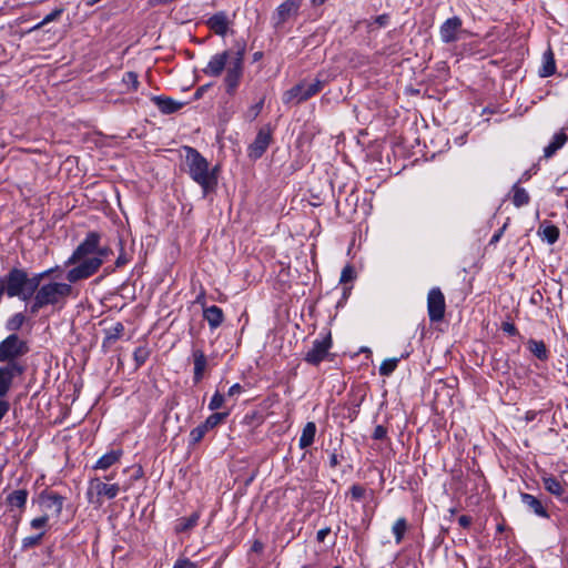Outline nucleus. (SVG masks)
Wrapping results in <instances>:
<instances>
[{
    "label": "nucleus",
    "mask_w": 568,
    "mask_h": 568,
    "mask_svg": "<svg viewBox=\"0 0 568 568\" xmlns=\"http://www.w3.org/2000/svg\"><path fill=\"white\" fill-rule=\"evenodd\" d=\"M100 243V233L91 231L85 235L64 262L65 266H73L67 272V281L77 283L91 277L100 270L104 258L111 253L110 247L101 246Z\"/></svg>",
    "instance_id": "obj_1"
},
{
    "label": "nucleus",
    "mask_w": 568,
    "mask_h": 568,
    "mask_svg": "<svg viewBox=\"0 0 568 568\" xmlns=\"http://www.w3.org/2000/svg\"><path fill=\"white\" fill-rule=\"evenodd\" d=\"M58 268L55 266L29 277L24 270L14 267L0 280V290H3V293L9 297L17 296L28 300L34 293L40 282Z\"/></svg>",
    "instance_id": "obj_2"
},
{
    "label": "nucleus",
    "mask_w": 568,
    "mask_h": 568,
    "mask_svg": "<svg viewBox=\"0 0 568 568\" xmlns=\"http://www.w3.org/2000/svg\"><path fill=\"white\" fill-rule=\"evenodd\" d=\"M185 163L190 178L197 183L207 195L217 184L216 169L210 170L207 160L194 148L185 146Z\"/></svg>",
    "instance_id": "obj_3"
},
{
    "label": "nucleus",
    "mask_w": 568,
    "mask_h": 568,
    "mask_svg": "<svg viewBox=\"0 0 568 568\" xmlns=\"http://www.w3.org/2000/svg\"><path fill=\"white\" fill-rule=\"evenodd\" d=\"M72 294L71 283L49 282L37 287L34 291L33 303L30 307L32 313L48 305L63 304Z\"/></svg>",
    "instance_id": "obj_4"
},
{
    "label": "nucleus",
    "mask_w": 568,
    "mask_h": 568,
    "mask_svg": "<svg viewBox=\"0 0 568 568\" xmlns=\"http://www.w3.org/2000/svg\"><path fill=\"white\" fill-rule=\"evenodd\" d=\"M325 85V80L318 74L315 79H304L283 93L284 104H300L316 95Z\"/></svg>",
    "instance_id": "obj_5"
},
{
    "label": "nucleus",
    "mask_w": 568,
    "mask_h": 568,
    "mask_svg": "<svg viewBox=\"0 0 568 568\" xmlns=\"http://www.w3.org/2000/svg\"><path fill=\"white\" fill-rule=\"evenodd\" d=\"M244 72V52L237 51L230 59L224 77L226 93L233 97L241 83Z\"/></svg>",
    "instance_id": "obj_6"
},
{
    "label": "nucleus",
    "mask_w": 568,
    "mask_h": 568,
    "mask_svg": "<svg viewBox=\"0 0 568 568\" xmlns=\"http://www.w3.org/2000/svg\"><path fill=\"white\" fill-rule=\"evenodd\" d=\"M119 491L118 484H106L101 478L93 477L89 480L87 496L89 501L101 505L103 498L113 499Z\"/></svg>",
    "instance_id": "obj_7"
},
{
    "label": "nucleus",
    "mask_w": 568,
    "mask_h": 568,
    "mask_svg": "<svg viewBox=\"0 0 568 568\" xmlns=\"http://www.w3.org/2000/svg\"><path fill=\"white\" fill-rule=\"evenodd\" d=\"M28 352V347L18 335L11 334L0 343V362L14 359Z\"/></svg>",
    "instance_id": "obj_8"
},
{
    "label": "nucleus",
    "mask_w": 568,
    "mask_h": 568,
    "mask_svg": "<svg viewBox=\"0 0 568 568\" xmlns=\"http://www.w3.org/2000/svg\"><path fill=\"white\" fill-rule=\"evenodd\" d=\"M445 296L440 288L433 287L427 296V311L432 322H439L445 315Z\"/></svg>",
    "instance_id": "obj_9"
},
{
    "label": "nucleus",
    "mask_w": 568,
    "mask_h": 568,
    "mask_svg": "<svg viewBox=\"0 0 568 568\" xmlns=\"http://www.w3.org/2000/svg\"><path fill=\"white\" fill-rule=\"evenodd\" d=\"M331 347L332 339L329 335L322 338H316L313 342L311 349L305 354V362H307L311 365L317 366L327 357Z\"/></svg>",
    "instance_id": "obj_10"
},
{
    "label": "nucleus",
    "mask_w": 568,
    "mask_h": 568,
    "mask_svg": "<svg viewBox=\"0 0 568 568\" xmlns=\"http://www.w3.org/2000/svg\"><path fill=\"white\" fill-rule=\"evenodd\" d=\"M302 4V0H285L282 2L275 10L272 16V21L274 27H281L291 17L297 14Z\"/></svg>",
    "instance_id": "obj_11"
},
{
    "label": "nucleus",
    "mask_w": 568,
    "mask_h": 568,
    "mask_svg": "<svg viewBox=\"0 0 568 568\" xmlns=\"http://www.w3.org/2000/svg\"><path fill=\"white\" fill-rule=\"evenodd\" d=\"M462 19L459 17H452L447 19L439 28V36L444 43H453L459 40L462 32Z\"/></svg>",
    "instance_id": "obj_12"
},
{
    "label": "nucleus",
    "mask_w": 568,
    "mask_h": 568,
    "mask_svg": "<svg viewBox=\"0 0 568 568\" xmlns=\"http://www.w3.org/2000/svg\"><path fill=\"white\" fill-rule=\"evenodd\" d=\"M272 140V131L270 126H263L257 132L253 143L248 148V155L253 159L261 158L268 148Z\"/></svg>",
    "instance_id": "obj_13"
},
{
    "label": "nucleus",
    "mask_w": 568,
    "mask_h": 568,
    "mask_svg": "<svg viewBox=\"0 0 568 568\" xmlns=\"http://www.w3.org/2000/svg\"><path fill=\"white\" fill-rule=\"evenodd\" d=\"M233 57L229 51H223L211 57L203 73L209 77H220L226 70L230 59Z\"/></svg>",
    "instance_id": "obj_14"
},
{
    "label": "nucleus",
    "mask_w": 568,
    "mask_h": 568,
    "mask_svg": "<svg viewBox=\"0 0 568 568\" xmlns=\"http://www.w3.org/2000/svg\"><path fill=\"white\" fill-rule=\"evenodd\" d=\"M64 498L52 491H42L39 496L40 506L43 508L44 514L51 511L57 517L60 516L63 509Z\"/></svg>",
    "instance_id": "obj_15"
},
{
    "label": "nucleus",
    "mask_w": 568,
    "mask_h": 568,
    "mask_svg": "<svg viewBox=\"0 0 568 568\" xmlns=\"http://www.w3.org/2000/svg\"><path fill=\"white\" fill-rule=\"evenodd\" d=\"M520 500L529 513L544 519L550 518L547 505H545L538 497L528 493H521Z\"/></svg>",
    "instance_id": "obj_16"
},
{
    "label": "nucleus",
    "mask_w": 568,
    "mask_h": 568,
    "mask_svg": "<svg viewBox=\"0 0 568 568\" xmlns=\"http://www.w3.org/2000/svg\"><path fill=\"white\" fill-rule=\"evenodd\" d=\"M21 373V367L16 363L0 367V397L4 396L17 374Z\"/></svg>",
    "instance_id": "obj_17"
},
{
    "label": "nucleus",
    "mask_w": 568,
    "mask_h": 568,
    "mask_svg": "<svg viewBox=\"0 0 568 568\" xmlns=\"http://www.w3.org/2000/svg\"><path fill=\"white\" fill-rule=\"evenodd\" d=\"M568 141V134L565 129L556 132L550 142L544 148V158L550 159L552 158L557 151H559Z\"/></svg>",
    "instance_id": "obj_18"
},
{
    "label": "nucleus",
    "mask_w": 568,
    "mask_h": 568,
    "mask_svg": "<svg viewBox=\"0 0 568 568\" xmlns=\"http://www.w3.org/2000/svg\"><path fill=\"white\" fill-rule=\"evenodd\" d=\"M154 104L162 113L170 114L179 111L184 103L165 95H155L152 98Z\"/></svg>",
    "instance_id": "obj_19"
},
{
    "label": "nucleus",
    "mask_w": 568,
    "mask_h": 568,
    "mask_svg": "<svg viewBox=\"0 0 568 568\" xmlns=\"http://www.w3.org/2000/svg\"><path fill=\"white\" fill-rule=\"evenodd\" d=\"M122 454L123 453L121 449H112L102 455L92 466V468L94 470H106L116 463H119L120 458L122 457Z\"/></svg>",
    "instance_id": "obj_20"
},
{
    "label": "nucleus",
    "mask_w": 568,
    "mask_h": 568,
    "mask_svg": "<svg viewBox=\"0 0 568 568\" xmlns=\"http://www.w3.org/2000/svg\"><path fill=\"white\" fill-rule=\"evenodd\" d=\"M230 21L225 12L221 11L213 14L207 20L209 28L216 34L224 37L229 30Z\"/></svg>",
    "instance_id": "obj_21"
},
{
    "label": "nucleus",
    "mask_w": 568,
    "mask_h": 568,
    "mask_svg": "<svg viewBox=\"0 0 568 568\" xmlns=\"http://www.w3.org/2000/svg\"><path fill=\"white\" fill-rule=\"evenodd\" d=\"M203 317L209 323V326L212 331L220 327L224 321L223 311L216 305L205 307L203 310Z\"/></svg>",
    "instance_id": "obj_22"
},
{
    "label": "nucleus",
    "mask_w": 568,
    "mask_h": 568,
    "mask_svg": "<svg viewBox=\"0 0 568 568\" xmlns=\"http://www.w3.org/2000/svg\"><path fill=\"white\" fill-rule=\"evenodd\" d=\"M556 72V62L554 53L550 49L544 52L542 54V64L538 71L541 78H547Z\"/></svg>",
    "instance_id": "obj_23"
},
{
    "label": "nucleus",
    "mask_w": 568,
    "mask_h": 568,
    "mask_svg": "<svg viewBox=\"0 0 568 568\" xmlns=\"http://www.w3.org/2000/svg\"><path fill=\"white\" fill-rule=\"evenodd\" d=\"M316 435V425L313 422H308L303 427L302 434L300 436L298 446L302 449L310 447L315 439Z\"/></svg>",
    "instance_id": "obj_24"
},
{
    "label": "nucleus",
    "mask_w": 568,
    "mask_h": 568,
    "mask_svg": "<svg viewBox=\"0 0 568 568\" xmlns=\"http://www.w3.org/2000/svg\"><path fill=\"white\" fill-rule=\"evenodd\" d=\"M193 363H194V382L199 383L204 375L206 367V357L201 349L193 351Z\"/></svg>",
    "instance_id": "obj_25"
},
{
    "label": "nucleus",
    "mask_w": 568,
    "mask_h": 568,
    "mask_svg": "<svg viewBox=\"0 0 568 568\" xmlns=\"http://www.w3.org/2000/svg\"><path fill=\"white\" fill-rule=\"evenodd\" d=\"M544 488L551 495L560 497L565 493L562 484L552 475L541 477Z\"/></svg>",
    "instance_id": "obj_26"
},
{
    "label": "nucleus",
    "mask_w": 568,
    "mask_h": 568,
    "mask_svg": "<svg viewBox=\"0 0 568 568\" xmlns=\"http://www.w3.org/2000/svg\"><path fill=\"white\" fill-rule=\"evenodd\" d=\"M528 351L540 361L549 358V352L544 341L530 338L527 342Z\"/></svg>",
    "instance_id": "obj_27"
},
{
    "label": "nucleus",
    "mask_w": 568,
    "mask_h": 568,
    "mask_svg": "<svg viewBox=\"0 0 568 568\" xmlns=\"http://www.w3.org/2000/svg\"><path fill=\"white\" fill-rule=\"evenodd\" d=\"M28 499V491L26 489H17L11 491L7 496V504L13 508L17 507L20 510H23Z\"/></svg>",
    "instance_id": "obj_28"
},
{
    "label": "nucleus",
    "mask_w": 568,
    "mask_h": 568,
    "mask_svg": "<svg viewBox=\"0 0 568 568\" xmlns=\"http://www.w3.org/2000/svg\"><path fill=\"white\" fill-rule=\"evenodd\" d=\"M511 192H513L511 201L516 207H521L529 203L530 196H529L528 192L524 187L519 186L518 182L514 184Z\"/></svg>",
    "instance_id": "obj_29"
},
{
    "label": "nucleus",
    "mask_w": 568,
    "mask_h": 568,
    "mask_svg": "<svg viewBox=\"0 0 568 568\" xmlns=\"http://www.w3.org/2000/svg\"><path fill=\"white\" fill-rule=\"evenodd\" d=\"M538 233L548 244H555L559 239V229L552 224L540 225Z\"/></svg>",
    "instance_id": "obj_30"
},
{
    "label": "nucleus",
    "mask_w": 568,
    "mask_h": 568,
    "mask_svg": "<svg viewBox=\"0 0 568 568\" xmlns=\"http://www.w3.org/2000/svg\"><path fill=\"white\" fill-rule=\"evenodd\" d=\"M199 521V514L194 513L189 517H182L178 520L175 526L176 532H184L196 526Z\"/></svg>",
    "instance_id": "obj_31"
},
{
    "label": "nucleus",
    "mask_w": 568,
    "mask_h": 568,
    "mask_svg": "<svg viewBox=\"0 0 568 568\" xmlns=\"http://www.w3.org/2000/svg\"><path fill=\"white\" fill-rule=\"evenodd\" d=\"M230 410H226V412H215L213 414H211L205 420L204 423H202L204 425V427L207 429V430H211L213 428H215L217 425H220L221 423H223L226 417L229 416V413Z\"/></svg>",
    "instance_id": "obj_32"
},
{
    "label": "nucleus",
    "mask_w": 568,
    "mask_h": 568,
    "mask_svg": "<svg viewBox=\"0 0 568 568\" xmlns=\"http://www.w3.org/2000/svg\"><path fill=\"white\" fill-rule=\"evenodd\" d=\"M406 530H407V520L403 517L398 518L392 527V531L395 536L396 544L402 542Z\"/></svg>",
    "instance_id": "obj_33"
},
{
    "label": "nucleus",
    "mask_w": 568,
    "mask_h": 568,
    "mask_svg": "<svg viewBox=\"0 0 568 568\" xmlns=\"http://www.w3.org/2000/svg\"><path fill=\"white\" fill-rule=\"evenodd\" d=\"M398 362V358H387L383 361L379 366V374L382 376H389L396 369Z\"/></svg>",
    "instance_id": "obj_34"
},
{
    "label": "nucleus",
    "mask_w": 568,
    "mask_h": 568,
    "mask_svg": "<svg viewBox=\"0 0 568 568\" xmlns=\"http://www.w3.org/2000/svg\"><path fill=\"white\" fill-rule=\"evenodd\" d=\"M207 432L209 430L204 427L203 424H200L199 426L193 428L190 432V444L196 445L197 443H200Z\"/></svg>",
    "instance_id": "obj_35"
},
{
    "label": "nucleus",
    "mask_w": 568,
    "mask_h": 568,
    "mask_svg": "<svg viewBox=\"0 0 568 568\" xmlns=\"http://www.w3.org/2000/svg\"><path fill=\"white\" fill-rule=\"evenodd\" d=\"M224 403L225 395L221 394L220 392H215L209 403V409L212 412H216L217 409L223 407Z\"/></svg>",
    "instance_id": "obj_36"
},
{
    "label": "nucleus",
    "mask_w": 568,
    "mask_h": 568,
    "mask_svg": "<svg viewBox=\"0 0 568 568\" xmlns=\"http://www.w3.org/2000/svg\"><path fill=\"white\" fill-rule=\"evenodd\" d=\"M122 82L135 91L139 87L138 74L135 72H125L122 78Z\"/></svg>",
    "instance_id": "obj_37"
},
{
    "label": "nucleus",
    "mask_w": 568,
    "mask_h": 568,
    "mask_svg": "<svg viewBox=\"0 0 568 568\" xmlns=\"http://www.w3.org/2000/svg\"><path fill=\"white\" fill-rule=\"evenodd\" d=\"M63 12L62 8L53 10L51 13L47 14L43 20L37 26V28H40L42 26H45L54 20H57Z\"/></svg>",
    "instance_id": "obj_38"
},
{
    "label": "nucleus",
    "mask_w": 568,
    "mask_h": 568,
    "mask_svg": "<svg viewBox=\"0 0 568 568\" xmlns=\"http://www.w3.org/2000/svg\"><path fill=\"white\" fill-rule=\"evenodd\" d=\"M24 322V316L21 313L16 314L8 322V329H18L21 327V325Z\"/></svg>",
    "instance_id": "obj_39"
},
{
    "label": "nucleus",
    "mask_w": 568,
    "mask_h": 568,
    "mask_svg": "<svg viewBox=\"0 0 568 568\" xmlns=\"http://www.w3.org/2000/svg\"><path fill=\"white\" fill-rule=\"evenodd\" d=\"M49 520V514H43L40 517L33 518L30 523L31 528L33 529H41L45 527Z\"/></svg>",
    "instance_id": "obj_40"
},
{
    "label": "nucleus",
    "mask_w": 568,
    "mask_h": 568,
    "mask_svg": "<svg viewBox=\"0 0 568 568\" xmlns=\"http://www.w3.org/2000/svg\"><path fill=\"white\" fill-rule=\"evenodd\" d=\"M354 268L351 265H346L341 273V283H348L354 278Z\"/></svg>",
    "instance_id": "obj_41"
},
{
    "label": "nucleus",
    "mask_w": 568,
    "mask_h": 568,
    "mask_svg": "<svg viewBox=\"0 0 568 568\" xmlns=\"http://www.w3.org/2000/svg\"><path fill=\"white\" fill-rule=\"evenodd\" d=\"M365 488L361 485L355 484L351 487V495L352 498L355 500L362 499L365 496Z\"/></svg>",
    "instance_id": "obj_42"
},
{
    "label": "nucleus",
    "mask_w": 568,
    "mask_h": 568,
    "mask_svg": "<svg viewBox=\"0 0 568 568\" xmlns=\"http://www.w3.org/2000/svg\"><path fill=\"white\" fill-rule=\"evenodd\" d=\"M148 358V351L143 347H139L134 351V359L138 365H142L145 363Z\"/></svg>",
    "instance_id": "obj_43"
},
{
    "label": "nucleus",
    "mask_w": 568,
    "mask_h": 568,
    "mask_svg": "<svg viewBox=\"0 0 568 568\" xmlns=\"http://www.w3.org/2000/svg\"><path fill=\"white\" fill-rule=\"evenodd\" d=\"M173 568H199V566L187 558H180L175 561Z\"/></svg>",
    "instance_id": "obj_44"
},
{
    "label": "nucleus",
    "mask_w": 568,
    "mask_h": 568,
    "mask_svg": "<svg viewBox=\"0 0 568 568\" xmlns=\"http://www.w3.org/2000/svg\"><path fill=\"white\" fill-rule=\"evenodd\" d=\"M44 532H40L39 535L37 536H30V537H26L23 540H22V545L23 547H31V546H34L40 542V540L42 539Z\"/></svg>",
    "instance_id": "obj_45"
},
{
    "label": "nucleus",
    "mask_w": 568,
    "mask_h": 568,
    "mask_svg": "<svg viewBox=\"0 0 568 568\" xmlns=\"http://www.w3.org/2000/svg\"><path fill=\"white\" fill-rule=\"evenodd\" d=\"M387 430L384 426L377 425L373 433V438L377 440H382L386 437Z\"/></svg>",
    "instance_id": "obj_46"
},
{
    "label": "nucleus",
    "mask_w": 568,
    "mask_h": 568,
    "mask_svg": "<svg viewBox=\"0 0 568 568\" xmlns=\"http://www.w3.org/2000/svg\"><path fill=\"white\" fill-rule=\"evenodd\" d=\"M242 392H243V387L239 383H236L229 388L227 396L234 397V396L240 395Z\"/></svg>",
    "instance_id": "obj_47"
},
{
    "label": "nucleus",
    "mask_w": 568,
    "mask_h": 568,
    "mask_svg": "<svg viewBox=\"0 0 568 568\" xmlns=\"http://www.w3.org/2000/svg\"><path fill=\"white\" fill-rule=\"evenodd\" d=\"M389 22V16L384 13L374 19V23H376L378 27H386Z\"/></svg>",
    "instance_id": "obj_48"
},
{
    "label": "nucleus",
    "mask_w": 568,
    "mask_h": 568,
    "mask_svg": "<svg viewBox=\"0 0 568 568\" xmlns=\"http://www.w3.org/2000/svg\"><path fill=\"white\" fill-rule=\"evenodd\" d=\"M263 104H264V101H263V100H261L260 102H257L255 105H253V106L250 109V115H251L253 119H254V118H256V116L260 114V112H261V110H262V108H263Z\"/></svg>",
    "instance_id": "obj_49"
},
{
    "label": "nucleus",
    "mask_w": 568,
    "mask_h": 568,
    "mask_svg": "<svg viewBox=\"0 0 568 568\" xmlns=\"http://www.w3.org/2000/svg\"><path fill=\"white\" fill-rule=\"evenodd\" d=\"M503 331L509 335H516L518 333L516 326L509 322L503 323Z\"/></svg>",
    "instance_id": "obj_50"
},
{
    "label": "nucleus",
    "mask_w": 568,
    "mask_h": 568,
    "mask_svg": "<svg viewBox=\"0 0 568 568\" xmlns=\"http://www.w3.org/2000/svg\"><path fill=\"white\" fill-rule=\"evenodd\" d=\"M473 523V519L471 517L469 516H466V515H463L458 518V524L463 527V528H468Z\"/></svg>",
    "instance_id": "obj_51"
},
{
    "label": "nucleus",
    "mask_w": 568,
    "mask_h": 568,
    "mask_svg": "<svg viewBox=\"0 0 568 568\" xmlns=\"http://www.w3.org/2000/svg\"><path fill=\"white\" fill-rule=\"evenodd\" d=\"M329 532H331L329 528L320 529L316 534L317 541L323 542Z\"/></svg>",
    "instance_id": "obj_52"
},
{
    "label": "nucleus",
    "mask_w": 568,
    "mask_h": 568,
    "mask_svg": "<svg viewBox=\"0 0 568 568\" xmlns=\"http://www.w3.org/2000/svg\"><path fill=\"white\" fill-rule=\"evenodd\" d=\"M505 229H506V224H505L500 230H498V232H496V233L493 235V237L490 239V244H495V243H497V242L500 240V237L503 236V233H504Z\"/></svg>",
    "instance_id": "obj_53"
},
{
    "label": "nucleus",
    "mask_w": 568,
    "mask_h": 568,
    "mask_svg": "<svg viewBox=\"0 0 568 568\" xmlns=\"http://www.w3.org/2000/svg\"><path fill=\"white\" fill-rule=\"evenodd\" d=\"M339 464V457L338 455L334 452L329 455V466L331 467H336L337 465Z\"/></svg>",
    "instance_id": "obj_54"
},
{
    "label": "nucleus",
    "mask_w": 568,
    "mask_h": 568,
    "mask_svg": "<svg viewBox=\"0 0 568 568\" xmlns=\"http://www.w3.org/2000/svg\"><path fill=\"white\" fill-rule=\"evenodd\" d=\"M126 263H128V258H126L123 254H121V255L116 258V261H115V266H116V267H121V266H123V265H124V264H126Z\"/></svg>",
    "instance_id": "obj_55"
},
{
    "label": "nucleus",
    "mask_w": 568,
    "mask_h": 568,
    "mask_svg": "<svg viewBox=\"0 0 568 568\" xmlns=\"http://www.w3.org/2000/svg\"><path fill=\"white\" fill-rule=\"evenodd\" d=\"M8 408H9L8 404L6 402L0 400V419L8 412Z\"/></svg>",
    "instance_id": "obj_56"
},
{
    "label": "nucleus",
    "mask_w": 568,
    "mask_h": 568,
    "mask_svg": "<svg viewBox=\"0 0 568 568\" xmlns=\"http://www.w3.org/2000/svg\"><path fill=\"white\" fill-rule=\"evenodd\" d=\"M535 415H536V413H534V412H527L526 419L528 422H530V420H532L535 418Z\"/></svg>",
    "instance_id": "obj_57"
},
{
    "label": "nucleus",
    "mask_w": 568,
    "mask_h": 568,
    "mask_svg": "<svg viewBox=\"0 0 568 568\" xmlns=\"http://www.w3.org/2000/svg\"><path fill=\"white\" fill-rule=\"evenodd\" d=\"M327 0H312V3L314 6H322L323 3H325Z\"/></svg>",
    "instance_id": "obj_58"
},
{
    "label": "nucleus",
    "mask_w": 568,
    "mask_h": 568,
    "mask_svg": "<svg viewBox=\"0 0 568 568\" xmlns=\"http://www.w3.org/2000/svg\"><path fill=\"white\" fill-rule=\"evenodd\" d=\"M101 0H88L87 1V4L88 6H94L95 3L100 2Z\"/></svg>",
    "instance_id": "obj_59"
},
{
    "label": "nucleus",
    "mask_w": 568,
    "mask_h": 568,
    "mask_svg": "<svg viewBox=\"0 0 568 568\" xmlns=\"http://www.w3.org/2000/svg\"><path fill=\"white\" fill-rule=\"evenodd\" d=\"M105 480H112L114 479V474H110L108 476L104 477Z\"/></svg>",
    "instance_id": "obj_60"
},
{
    "label": "nucleus",
    "mask_w": 568,
    "mask_h": 568,
    "mask_svg": "<svg viewBox=\"0 0 568 568\" xmlns=\"http://www.w3.org/2000/svg\"><path fill=\"white\" fill-rule=\"evenodd\" d=\"M562 501L568 506V496L562 499Z\"/></svg>",
    "instance_id": "obj_61"
},
{
    "label": "nucleus",
    "mask_w": 568,
    "mask_h": 568,
    "mask_svg": "<svg viewBox=\"0 0 568 568\" xmlns=\"http://www.w3.org/2000/svg\"><path fill=\"white\" fill-rule=\"evenodd\" d=\"M258 548H261V545H258L257 542L254 545V549L257 550Z\"/></svg>",
    "instance_id": "obj_62"
},
{
    "label": "nucleus",
    "mask_w": 568,
    "mask_h": 568,
    "mask_svg": "<svg viewBox=\"0 0 568 568\" xmlns=\"http://www.w3.org/2000/svg\"><path fill=\"white\" fill-rule=\"evenodd\" d=\"M202 91H203V88H200V89H199V91H197V95H199L200 93H202Z\"/></svg>",
    "instance_id": "obj_63"
},
{
    "label": "nucleus",
    "mask_w": 568,
    "mask_h": 568,
    "mask_svg": "<svg viewBox=\"0 0 568 568\" xmlns=\"http://www.w3.org/2000/svg\"><path fill=\"white\" fill-rule=\"evenodd\" d=\"M202 91H203V88H200V89H199V91H197V95H199L200 93H202Z\"/></svg>",
    "instance_id": "obj_64"
}]
</instances>
